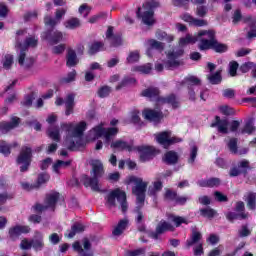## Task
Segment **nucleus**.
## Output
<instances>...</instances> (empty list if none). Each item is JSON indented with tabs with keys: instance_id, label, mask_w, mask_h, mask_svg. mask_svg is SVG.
Segmentation results:
<instances>
[{
	"instance_id": "c85d7f7f",
	"label": "nucleus",
	"mask_w": 256,
	"mask_h": 256,
	"mask_svg": "<svg viewBox=\"0 0 256 256\" xmlns=\"http://www.w3.org/2000/svg\"><path fill=\"white\" fill-rule=\"evenodd\" d=\"M137 79L130 76H125L120 83L116 86V91H121V89H125V87H131V85H136Z\"/></svg>"
},
{
	"instance_id": "052dcab7",
	"label": "nucleus",
	"mask_w": 256,
	"mask_h": 256,
	"mask_svg": "<svg viewBox=\"0 0 256 256\" xmlns=\"http://www.w3.org/2000/svg\"><path fill=\"white\" fill-rule=\"evenodd\" d=\"M242 133H247V135H253V133H255V126H253V122H246L244 128L242 129Z\"/></svg>"
},
{
	"instance_id": "13d9d810",
	"label": "nucleus",
	"mask_w": 256,
	"mask_h": 256,
	"mask_svg": "<svg viewBox=\"0 0 256 256\" xmlns=\"http://www.w3.org/2000/svg\"><path fill=\"white\" fill-rule=\"evenodd\" d=\"M238 69H239V63L237 61H231L229 63V74L231 77H237Z\"/></svg>"
},
{
	"instance_id": "b1692460",
	"label": "nucleus",
	"mask_w": 256,
	"mask_h": 256,
	"mask_svg": "<svg viewBox=\"0 0 256 256\" xmlns=\"http://www.w3.org/2000/svg\"><path fill=\"white\" fill-rule=\"evenodd\" d=\"M64 103L66 107L65 115L69 117L73 113V109H75V95L73 93L68 94Z\"/></svg>"
},
{
	"instance_id": "6ab92c4d",
	"label": "nucleus",
	"mask_w": 256,
	"mask_h": 256,
	"mask_svg": "<svg viewBox=\"0 0 256 256\" xmlns=\"http://www.w3.org/2000/svg\"><path fill=\"white\" fill-rule=\"evenodd\" d=\"M157 102L162 105H171L172 109H178L179 107V100H177V96L174 93L165 97H158Z\"/></svg>"
},
{
	"instance_id": "0e129e2a",
	"label": "nucleus",
	"mask_w": 256,
	"mask_h": 256,
	"mask_svg": "<svg viewBox=\"0 0 256 256\" xmlns=\"http://www.w3.org/2000/svg\"><path fill=\"white\" fill-rule=\"evenodd\" d=\"M134 211L137 214L135 218V222L137 223V225L143 223V219L145 218V216L143 215V211H141V206H137Z\"/></svg>"
},
{
	"instance_id": "864d4df0",
	"label": "nucleus",
	"mask_w": 256,
	"mask_h": 256,
	"mask_svg": "<svg viewBox=\"0 0 256 256\" xmlns=\"http://www.w3.org/2000/svg\"><path fill=\"white\" fill-rule=\"evenodd\" d=\"M77 77V71L73 70L67 74L66 77L60 79V83H73Z\"/></svg>"
},
{
	"instance_id": "f704fd0d",
	"label": "nucleus",
	"mask_w": 256,
	"mask_h": 256,
	"mask_svg": "<svg viewBox=\"0 0 256 256\" xmlns=\"http://www.w3.org/2000/svg\"><path fill=\"white\" fill-rule=\"evenodd\" d=\"M85 129H87V122L85 121L79 122V124L72 131L73 137H83V133H85Z\"/></svg>"
},
{
	"instance_id": "72a5a7b5",
	"label": "nucleus",
	"mask_w": 256,
	"mask_h": 256,
	"mask_svg": "<svg viewBox=\"0 0 256 256\" xmlns=\"http://www.w3.org/2000/svg\"><path fill=\"white\" fill-rule=\"evenodd\" d=\"M27 34L26 29H21L16 31V37H15V48L20 49V51H23V36Z\"/></svg>"
},
{
	"instance_id": "0eeeda50",
	"label": "nucleus",
	"mask_w": 256,
	"mask_h": 256,
	"mask_svg": "<svg viewBox=\"0 0 256 256\" xmlns=\"http://www.w3.org/2000/svg\"><path fill=\"white\" fill-rule=\"evenodd\" d=\"M155 139L157 144L163 146L164 149H169L171 145H175L176 143H181V141H183V139L179 137H171V132L169 131H162L155 134Z\"/></svg>"
},
{
	"instance_id": "2eb2a0df",
	"label": "nucleus",
	"mask_w": 256,
	"mask_h": 256,
	"mask_svg": "<svg viewBox=\"0 0 256 256\" xmlns=\"http://www.w3.org/2000/svg\"><path fill=\"white\" fill-rule=\"evenodd\" d=\"M210 127H217L218 133H223V135L229 133V121L227 119H221L220 116H215V120L210 124Z\"/></svg>"
},
{
	"instance_id": "412c9836",
	"label": "nucleus",
	"mask_w": 256,
	"mask_h": 256,
	"mask_svg": "<svg viewBox=\"0 0 256 256\" xmlns=\"http://www.w3.org/2000/svg\"><path fill=\"white\" fill-rule=\"evenodd\" d=\"M162 161L166 165H177L179 163V154L175 150H169L163 155Z\"/></svg>"
},
{
	"instance_id": "cd10ccee",
	"label": "nucleus",
	"mask_w": 256,
	"mask_h": 256,
	"mask_svg": "<svg viewBox=\"0 0 256 256\" xmlns=\"http://www.w3.org/2000/svg\"><path fill=\"white\" fill-rule=\"evenodd\" d=\"M129 225V220L122 219L118 222L114 230L112 231V235L115 237H119L120 235H123V232L125 229H127V226Z\"/></svg>"
},
{
	"instance_id": "4468645a",
	"label": "nucleus",
	"mask_w": 256,
	"mask_h": 256,
	"mask_svg": "<svg viewBox=\"0 0 256 256\" xmlns=\"http://www.w3.org/2000/svg\"><path fill=\"white\" fill-rule=\"evenodd\" d=\"M21 124V118L17 116H13L10 119V122L7 121H1L0 122V132H2L3 135L9 133V131H13V129H17L19 125Z\"/></svg>"
},
{
	"instance_id": "a18cd8bd",
	"label": "nucleus",
	"mask_w": 256,
	"mask_h": 256,
	"mask_svg": "<svg viewBox=\"0 0 256 256\" xmlns=\"http://www.w3.org/2000/svg\"><path fill=\"white\" fill-rule=\"evenodd\" d=\"M213 40H209V39H202L200 41V44L198 45V49L200 51H207L209 49H213Z\"/></svg>"
},
{
	"instance_id": "9d476101",
	"label": "nucleus",
	"mask_w": 256,
	"mask_h": 256,
	"mask_svg": "<svg viewBox=\"0 0 256 256\" xmlns=\"http://www.w3.org/2000/svg\"><path fill=\"white\" fill-rule=\"evenodd\" d=\"M135 151L140 153V161L146 163V161H151L155 157L157 150L153 146H137Z\"/></svg>"
},
{
	"instance_id": "58836bf2",
	"label": "nucleus",
	"mask_w": 256,
	"mask_h": 256,
	"mask_svg": "<svg viewBox=\"0 0 256 256\" xmlns=\"http://www.w3.org/2000/svg\"><path fill=\"white\" fill-rule=\"evenodd\" d=\"M247 207L250 211H255L256 209V193L249 192L246 198Z\"/></svg>"
},
{
	"instance_id": "a211bd4d",
	"label": "nucleus",
	"mask_w": 256,
	"mask_h": 256,
	"mask_svg": "<svg viewBox=\"0 0 256 256\" xmlns=\"http://www.w3.org/2000/svg\"><path fill=\"white\" fill-rule=\"evenodd\" d=\"M110 147L115 151H128V153L135 151V146H133V144H129L127 141L123 140H116L112 142Z\"/></svg>"
},
{
	"instance_id": "774afa93",
	"label": "nucleus",
	"mask_w": 256,
	"mask_h": 256,
	"mask_svg": "<svg viewBox=\"0 0 256 256\" xmlns=\"http://www.w3.org/2000/svg\"><path fill=\"white\" fill-rule=\"evenodd\" d=\"M95 137H105V128L102 125H98L92 129Z\"/></svg>"
},
{
	"instance_id": "e433bc0d",
	"label": "nucleus",
	"mask_w": 256,
	"mask_h": 256,
	"mask_svg": "<svg viewBox=\"0 0 256 256\" xmlns=\"http://www.w3.org/2000/svg\"><path fill=\"white\" fill-rule=\"evenodd\" d=\"M200 215L206 219H213L214 217H217V212L211 207L201 208Z\"/></svg>"
},
{
	"instance_id": "f3484780",
	"label": "nucleus",
	"mask_w": 256,
	"mask_h": 256,
	"mask_svg": "<svg viewBox=\"0 0 256 256\" xmlns=\"http://www.w3.org/2000/svg\"><path fill=\"white\" fill-rule=\"evenodd\" d=\"M32 249L36 252L39 253V251H43L45 249V240L43 237V233L40 231H35L34 236L32 239Z\"/></svg>"
},
{
	"instance_id": "39448f33",
	"label": "nucleus",
	"mask_w": 256,
	"mask_h": 256,
	"mask_svg": "<svg viewBox=\"0 0 256 256\" xmlns=\"http://www.w3.org/2000/svg\"><path fill=\"white\" fill-rule=\"evenodd\" d=\"M130 183H135V187L132 188L133 195L136 196V203L138 205H144L145 203V193H147V182L143 179L132 176L129 178Z\"/></svg>"
},
{
	"instance_id": "f8f14e48",
	"label": "nucleus",
	"mask_w": 256,
	"mask_h": 256,
	"mask_svg": "<svg viewBox=\"0 0 256 256\" xmlns=\"http://www.w3.org/2000/svg\"><path fill=\"white\" fill-rule=\"evenodd\" d=\"M31 233V227L27 225H16L8 230L9 239L17 241L23 234Z\"/></svg>"
},
{
	"instance_id": "dca6fc26",
	"label": "nucleus",
	"mask_w": 256,
	"mask_h": 256,
	"mask_svg": "<svg viewBox=\"0 0 256 256\" xmlns=\"http://www.w3.org/2000/svg\"><path fill=\"white\" fill-rule=\"evenodd\" d=\"M61 198V194L59 192H52L49 194H46V197L44 199V204L46 205L47 209H51V211H55L57 207V203L59 202V199Z\"/></svg>"
},
{
	"instance_id": "4d7b16f0",
	"label": "nucleus",
	"mask_w": 256,
	"mask_h": 256,
	"mask_svg": "<svg viewBox=\"0 0 256 256\" xmlns=\"http://www.w3.org/2000/svg\"><path fill=\"white\" fill-rule=\"evenodd\" d=\"M214 199L215 201H218V203H227V201H229V197L220 191L214 192Z\"/></svg>"
},
{
	"instance_id": "393cba45",
	"label": "nucleus",
	"mask_w": 256,
	"mask_h": 256,
	"mask_svg": "<svg viewBox=\"0 0 256 256\" xmlns=\"http://www.w3.org/2000/svg\"><path fill=\"white\" fill-rule=\"evenodd\" d=\"M160 91H159V88L157 87H148L146 89H144L142 92H141V97H147L148 99H159V96L160 95Z\"/></svg>"
},
{
	"instance_id": "69168bd1",
	"label": "nucleus",
	"mask_w": 256,
	"mask_h": 256,
	"mask_svg": "<svg viewBox=\"0 0 256 256\" xmlns=\"http://www.w3.org/2000/svg\"><path fill=\"white\" fill-rule=\"evenodd\" d=\"M139 51L130 52L126 61L127 63H137L139 61Z\"/></svg>"
},
{
	"instance_id": "c9c22d12",
	"label": "nucleus",
	"mask_w": 256,
	"mask_h": 256,
	"mask_svg": "<svg viewBox=\"0 0 256 256\" xmlns=\"http://www.w3.org/2000/svg\"><path fill=\"white\" fill-rule=\"evenodd\" d=\"M64 27H66V29H70V30L77 29V28L81 27V20H79V18L72 17V18L68 19L66 22H64Z\"/></svg>"
},
{
	"instance_id": "2f4dec72",
	"label": "nucleus",
	"mask_w": 256,
	"mask_h": 256,
	"mask_svg": "<svg viewBox=\"0 0 256 256\" xmlns=\"http://www.w3.org/2000/svg\"><path fill=\"white\" fill-rule=\"evenodd\" d=\"M182 85H186V87H188V89H191L195 86L201 85V79H199V78H197V76H193V75L187 76L182 81Z\"/></svg>"
},
{
	"instance_id": "f03ea898",
	"label": "nucleus",
	"mask_w": 256,
	"mask_h": 256,
	"mask_svg": "<svg viewBox=\"0 0 256 256\" xmlns=\"http://www.w3.org/2000/svg\"><path fill=\"white\" fill-rule=\"evenodd\" d=\"M185 54V50L178 49V50H170L166 54V59L163 61V64L158 63L155 65V69L158 72L163 71L164 69H167L168 71H173L174 69H177V67H181L183 65V61L179 60V57H183Z\"/></svg>"
},
{
	"instance_id": "9b49d317",
	"label": "nucleus",
	"mask_w": 256,
	"mask_h": 256,
	"mask_svg": "<svg viewBox=\"0 0 256 256\" xmlns=\"http://www.w3.org/2000/svg\"><path fill=\"white\" fill-rule=\"evenodd\" d=\"M37 45H39V39L35 38V36H30L25 39L24 47L20 51V54L18 56L19 65H23V63H25L27 49H29V47L35 48L37 47Z\"/></svg>"
},
{
	"instance_id": "680f3d73",
	"label": "nucleus",
	"mask_w": 256,
	"mask_h": 256,
	"mask_svg": "<svg viewBox=\"0 0 256 256\" xmlns=\"http://www.w3.org/2000/svg\"><path fill=\"white\" fill-rule=\"evenodd\" d=\"M253 67H255V63L245 62L239 67V71H241V73H249Z\"/></svg>"
},
{
	"instance_id": "37998d69",
	"label": "nucleus",
	"mask_w": 256,
	"mask_h": 256,
	"mask_svg": "<svg viewBox=\"0 0 256 256\" xmlns=\"http://www.w3.org/2000/svg\"><path fill=\"white\" fill-rule=\"evenodd\" d=\"M49 179H51V176H49L47 172L40 173L36 181L37 189H39L41 185H45V183H48Z\"/></svg>"
},
{
	"instance_id": "bb28decb",
	"label": "nucleus",
	"mask_w": 256,
	"mask_h": 256,
	"mask_svg": "<svg viewBox=\"0 0 256 256\" xmlns=\"http://www.w3.org/2000/svg\"><path fill=\"white\" fill-rule=\"evenodd\" d=\"M83 231H85V226L79 222H76L71 226V229L68 230L66 237H68V239H73L77 233H83Z\"/></svg>"
},
{
	"instance_id": "8fccbe9b",
	"label": "nucleus",
	"mask_w": 256,
	"mask_h": 256,
	"mask_svg": "<svg viewBox=\"0 0 256 256\" xmlns=\"http://www.w3.org/2000/svg\"><path fill=\"white\" fill-rule=\"evenodd\" d=\"M0 153L4 155V157H9L11 155V145L6 142H0Z\"/></svg>"
},
{
	"instance_id": "6e6552de",
	"label": "nucleus",
	"mask_w": 256,
	"mask_h": 256,
	"mask_svg": "<svg viewBox=\"0 0 256 256\" xmlns=\"http://www.w3.org/2000/svg\"><path fill=\"white\" fill-rule=\"evenodd\" d=\"M42 41H48L50 45H58L63 41V32L55 30V28H48L40 35Z\"/></svg>"
},
{
	"instance_id": "338daca9",
	"label": "nucleus",
	"mask_w": 256,
	"mask_h": 256,
	"mask_svg": "<svg viewBox=\"0 0 256 256\" xmlns=\"http://www.w3.org/2000/svg\"><path fill=\"white\" fill-rule=\"evenodd\" d=\"M174 7H183V9H189V0H172Z\"/></svg>"
},
{
	"instance_id": "49530a36",
	"label": "nucleus",
	"mask_w": 256,
	"mask_h": 256,
	"mask_svg": "<svg viewBox=\"0 0 256 256\" xmlns=\"http://www.w3.org/2000/svg\"><path fill=\"white\" fill-rule=\"evenodd\" d=\"M148 43H149L151 49H156V51H160V53L165 50V44H163L162 42H159L155 39H150L148 41Z\"/></svg>"
},
{
	"instance_id": "1a4fd4ad",
	"label": "nucleus",
	"mask_w": 256,
	"mask_h": 256,
	"mask_svg": "<svg viewBox=\"0 0 256 256\" xmlns=\"http://www.w3.org/2000/svg\"><path fill=\"white\" fill-rule=\"evenodd\" d=\"M253 169L249 163V160H241L238 162L237 166L230 168L228 175L229 177H239V175H244L247 177L249 171Z\"/></svg>"
},
{
	"instance_id": "4c0bfd02",
	"label": "nucleus",
	"mask_w": 256,
	"mask_h": 256,
	"mask_svg": "<svg viewBox=\"0 0 256 256\" xmlns=\"http://www.w3.org/2000/svg\"><path fill=\"white\" fill-rule=\"evenodd\" d=\"M156 229L158 230V233L162 235L165 233V231H175V227L167 221L160 222Z\"/></svg>"
},
{
	"instance_id": "de8ad7c7",
	"label": "nucleus",
	"mask_w": 256,
	"mask_h": 256,
	"mask_svg": "<svg viewBox=\"0 0 256 256\" xmlns=\"http://www.w3.org/2000/svg\"><path fill=\"white\" fill-rule=\"evenodd\" d=\"M57 23H59V20H57L56 18H53L51 16L44 17V25L46 27H50V29H55Z\"/></svg>"
},
{
	"instance_id": "20e7f679",
	"label": "nucleus",
	"mask_w": 256,
	"mask_h": 256,
	"mask_svg": "<svg viewBox=\"0 0 256 256\" xmlns=\"http://www.w3.org/2000/svg\"><path fill=\"white\" fill-rule=\"evenodd\" d=\"M31 163H33V148L22 146L16 157V165H20V173H27L29 167H31Z\"/></svg>"
},
{
	"instance_id": "e2e57ef3",
	"label": "nucleus",
	"mask_w": 256,
	"mask_h": 256,
	"mask_svg": "<svg viewBox=\"0 0 256 256\" xmlns=\"http://www.w3.org/2000/svg\"><path fill=\"white\" fill-rule=\"evenodd\" d=\"M238 235L241 238L249 237V235H251V230L249 229V226H247V224L242 225L241 229L238 230Z\"/></svg>"
},
{
	"instance_id": "09e8293b",
	"label": "nucleus",
	"mask_w": 256,
	"mask_h": 256,
	"mask_svg": "<svg viewBox=\"0 0 256 256\" xmlns=\"http://www.w3.org/2000/svg\"><path fill=\"white\" fill-rule=\"evenodd\" d=\"M151 69L153 68L150 63L134 67V71H138V73H143L144 75H149Z\"/></svg>"
},
{
	"instance_id": "603ef678",
	"label": "nucleus",
	"mask_w": 256,
	"mask_h": 256,
	"mask_svg": "<svg viewBox=\"0 0 256 256\" xmlns=\"http://www.w3.org/2000/svg\"><path fill=\"white\" fill-rule=\"evenodd\" d=\"M189 43H197V38L191 36V34H187L179 40L180 45H189Z\"/></svg>"
},
{
	"instance_id": "79ce46f5",
	"label": "nucleus",
	"mask_w": 256,
	"mask_h": 256,
	"mask_svg": "<svg viewBox=\"0 0 256 256\" xmlns=\"http://www.w3.org/2000/svg\"><path fill=\"white\" fill-rule=\"evenodd\" d=\"M208 81L211 85H219L221 81H223V77L221 76V70L216 71L214 74L208 76Z\"/></svg>"
},
{
	"instance_id": "7c9ffc66",
	"label": "nucleus",
	"mask_w": 256,
	"mask_h": 256,
	"mask_svg": "<svg viewBox=\"0 0 256 256\" xmlns=\"http://www.w3.org/2000/svg\"><path fill=\"white\" fill-rule=\"evenodd\" d=\"M99 51H105V43L101 41L92 42L88 49L89 55H97Z\"/></svg>"
},
{
	"instance_id": "ea45409f",
	"label": "nucleus",
	"mask_w": 256,
	"mask_h": 256,
	"mask_svg": "<svg viewBox=\"0 0 256 256\" xmlns=\"http://www.w3.org/2000/svg\"><path fill=\"white\" fill-rule=\"evenodd\" d=\"M171 221L174 223L175 227H181V225H189V220L183 216L170 215Z\"/></svg>"
},
{
	"instance_id": "5701e85b",
	"label": "nucleus",
	"mask_w": 256,
	"mask_h": 256,
	"mask_svg": "<svg viewBox=\"0 0 256 256\" xmlns=\"http://www.w3.org/2000/svg\"><path fill=\"white\" fill-rule=\"evenodd\" d=\"M199 187H208L209 189H213V187H219L221 185V179L212 177L210 179H202L197 182Z\"/></svg>"
},
{
	"instance_id": "a878e982",
	"label": "nucleus",
	"mask_w": 256,
	"mask_h": 256,
	"mask_svg": "<svg viewBox=\"0 0 256 256\" xmlns=\"http://www.w3.org/2000/svg\"><path fill=\"white\" fill-rule=\"evenodd\" d=\"M77 63H79V59H77V53L72 48H68L66 55L67 67H75Z\"/></svg>"
},
{
	"instance_id": "c756f323",
	"label": "nucleus",
	"mask_w": 256,
	"mask_h": 256,
	"mask_svg": "<svg viewBox=\"0 0 256 256\" xmlns=\"http://www.w3.org/2000/svg\"><path fill=\"white\" fill-rule=\"evenodd\" d=\"M249 23L251 21V16L243 18V14L241 13L240 9H236L232 15V23L233 25H239V23Z\"/></svg>"
},
{
	"instance_id": "473e14b6",
	"label": "nucleus",
	"mask_w": 256,
	"mask_h": 256,
	"mask_svg": "<svg viewBox=\"0 0 256 256\" xmlns=\"http://www.w3.org/2000/svg\"><path fill=\"white\" fill-rule=\"evenodd\" d=\"M249 217V213H235V212H228L226 214V219L233 223L234 221H243Z\"/></svg>"
},
{
	"instance_id": "5fc2aeb1",
	"label": "nucleus",
	"mask_w": 256,
	"mask_h": 256,
	"mask_svg": "<svg viewBox=\"0 0 256 256\" xmlns=\"http://www.w3.org/2000/svg\"><path fill=\"white\" fill-rule=\"evenodd\" d=\"M109 41L111 47H121V45H123V39L119 34H115Z\"/></svg>"
},
{
	"instance_id": "4be33fe9",
	"label": "nucleus",
	"mask_w": 256,
	"mask_h": 256,
	"mask_svg": "<svg viewBox=\"0 0 256 256\" xmlns=\"http://www.w3.org/2000/svg\"><path fill=\"white\" fill-rule=\"evenodd\" d=\"M203 239V234L201 232L197 231L196 229H192L190 238L186 240V249H191L193 245H197L199 241Z\"/></svg>"
},
{
	"instance_id": "aec40b11",
	"label": "nucleus",
	"mask_w": 256,
	"mask_h": 256,
	"mask_svg": "<svg viewBox=\"0 0 256 256\" xmlns=\"http://www.w3.org/2000/svg\"><path fill=\"white\" fill-rule=\"evenodd\" d=\"M191 3H193V5H197L195 12L197 17H201L202 19L203 17H207V13H209V8L205 6L207 0H191Z\"/></svg>"
},
{
	"instance_id": "a19ab883",
	"label": "nucleus",
	"mask_w": 256,
	"mask_h": 256,
	"mask_svg": "<svg viewBox=\"0 0 256 256\" xmlns=\"http://www.w3.org/2000/svg\"><path fill=\"white\" fill-rule=\"evenodd\" d=\"M212 49L215 53H227L229 51V46L227 44L219 43V41H214L212 44Z\"/></svg>"
},
{
	"instance_id": "7ed1b4c3",
	"label": "nucleus",
	"mask_w": 256,
	"mask_h": 256,
	"mask_svg": "<svg viewBox=\"0 0 256 256\" xmlns=\"http://www.w3.org/2000/svg\"><path fill=\"white\" fill-rule=\"evenodd\" d=\"M159 0H147L143 5L144 12H141V7L137 8L136 15L142 19L144 25H155V9L159 8Z\"/></svg>"
},
{
	"instance_id": "ddd939ff",
	"label": "nucleus",
	"mask_w": 256,
	"mask_h": 256,
	"mask_svg": "<svg viewBox=\"0 0 256 256\" xmlns=\"http://www.w3.org/2000/svg\"><path fill=\"white\" fill-rule=\"evenodd\" d=\"M142 115L146 121H151L153 123H161L164 115L161 110H155L151 108H146L142 111Z\"/></svg>"
},
{
	"instance_id": "6e6d98bb",
	"label": "nucleus",
	"mask_w": 256,
	"mask_h": 256,
	"mask_svg": "<svg viewBox=\"0 0 256 256\" xmlns=\"http://www.w3.org/2000/svg\"><path fill=\"white\" fill-rule=\"evenodd\" d=\"M237 143H238L237 138H231L227 144L229 151L231 153H234V155H237L238 153Z\"/></svg>"
},
{
	"instance_id": "bf43d9fd",
	"label": "nucleus",
	"mask_w": 256,
	"mask_h": 256,
	"mask_svg": "<svg viewBox=\"0 0 256 256\" xmlns=\"http://www.w3.org/2000/svg\"><path fill=\"white\" fill-rule=\"evenodd\" d=\"M14 197H15V194L13 193H7V192L0 193V205H5L7 201H11V199H13Z\"/></svg>"
},
{
	"instance_id": "c03bdc74",
	"label": "nucleus",
	"mask_w": 256,
	"mask_h": 256,
	"mask_svg": "<svg viewBox=\"0 0 256 256\" xmlns=\"http://www.w3.org/2000/svg\"><path fill=\"white\" fill-rule=\"evenodd\" d=\"M119 133V128L117 127H109L104 130V137L106 141H111L112 137H115Z\"/></svg>"
},
{
	"instance_id": "423d86ee",
	"label": "nucleus",
	"mask_w": 256,
	"mask_h": 256,
	"mask_svg": "<svg viewBox=\"0 0 256 256\" xmlns=\"http://www.w3.org/2000/svg\"><path fill=\"white\" fill-rule=\"evenodd\" d=\"M115 199H117V202L120 203L122 213H127V209L129 206L127 204V194L125 193V191H122L121 189L116 188L115 190H112L108 194L106 200L108 205H110V207H115L116 205Z\"/></svg>"
},
{
	"instance_id": "3c124183",
	"label": "nucleus",
	"mask_w": 256,
	"mask_h": 256,
	"mask_svg": "<svg viewBox=\"0 0 256 256\" xmlns=\"http://www.w3.org/2000/svg\"><path fill=\"white\" fill-rule=\"evenodd\" d=\"M111 95V87L110 86H102L98 90V96L100 99H105V97H109Z\"/></svg>"
},
{
	"instance_id": "f257e3e1",
	"label": "nucleus",
	"mask_w": 256,
	"mask_h": 256,
	"mask_svg": "<svg viewBox=\"0 0 256 256\" xmlns=\"http://www.w3.org/2000/svg\"><path fill=\"white\" fill-rule=\"evenodd\" d=\"M90 166L92 169L90 170V175L83 174L81 176V183H83L84 187H90L92 191L96 193H101V188L99 187V179L105 175V167L103 166V162L99 159H92L90 161Z\"/></svg>"
}]
</instances>
